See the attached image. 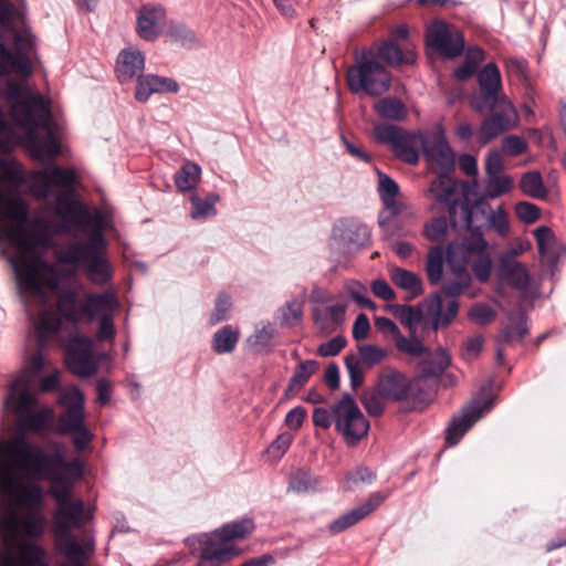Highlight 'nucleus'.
I'll use <instances>...</instances> for the list:
<instances>
[{
  "label": "nucleus",
  "mask_w": 566,
  "mask_h": 566,
  "mask_svg": "<svg viewBox=\"0 0 566 566\" xmlns=\"http://www.w3.org/2000/svg\"><path fill=\"white\" fill-rule=\"evenodd\" d=\"M169 33L171 38L175 41L179 42L181 45L191 44L196 41L193 32L186 25L180 23L171 24Z\"/></svg>",
  "instance_id": "62"
},
{
  "label": "nucleus",
  "mask_w": 566,
  "mask_h": 566,
  "mask_svg": "<svg viewBox=\"0 0 566 566\" xmlns=\"http://www.w3.org/2000/svg\"><path fill=\"white\" fill-rule=\"evenodd\" d=\"M375 138L378 143L388 145L395 156L409 165L419 161V148L426 137L422 134H409L402 128L388 124H380L374 128Z\"/></svg>",
  "instance_id": "14"
},
{
  "label": "nucleus",
  "mask_w": 566,
  "mask_h": 566,
  "mask_svg": "<svg viewBox=\"0 0 566 566\" xmlns=\"http://www.w3.org/2000/svg\"><path fill=\"white\" fill-rule=\"evenodd\" d=\"M44 475L51 481V494L56 501L53 514V532L56 545L66 558L83 555V548L72 535V531L85 521L82 500H72L73 483L83 475L80 461L65 460V447L60 442L49 443L46 450L38 448V479Z\"/></svg>",
  "instance_id": "1"
},
{
  "label": "nucleus",
  "mask_w": 566,
  "mask_h": 566,
  "mask_svg": "<svg viewBox=\"0 0 566 566\" xmlns=\"http://www.w3.org/2000/svg\"><path fill=\"white\" fill-rule=\"evenodd\" d=\"M395 398L400 410L421 411L436 399V391H413L412 394L397 395Z\"/></svg>",
  "instance_id": "36"
},
{
  "label": "nucleus",
  "mask_w": 566,
  "mask_h": 566,
  "mask_svg": "<svg viewBox=\"0 0 566 566\" xmlns=\"http://www.w3.org/2000/svg\"><path fill=\"white\" fill-rule=\"evenodd\" d=\"M45 179L55 187L69 188L75 181V172L69 168H62L57 165H51L43 171L38 170V200L45 197V190L41 187L40 181Z\"/></svg>",
  "instance_id": "29"
},
{
  "label": "nucleus",
  "mask_w": 566,
  "mask_h": 566,
  "mask_svg": "<svg viewBox=\"0 0 566 566\" xmlns=\"http://www.w3.org/2000/svg\"><path fill=\"white\" fill-rule=\"evenodd\" d=\"M534 237L537 243L538 253L551 261L557 258L556 238L551 228L541 226L534 230Z\"/></svg>",
  "instance_id": "42"
},
{
  "label": "nucleus",
  "mask_w": 566,
  "mask_h": 566,
  "mask_svg": "<svg viewBox=\"0 0 566 566\" xmlns=\"http://www.w3.org/2000/svg\"><path fill=\"white\" fill-rule=\"evenodd\" d=\"M478 92L472 94L470 106L476 113L490 111L476 133L480 145H488L503 133L513 128L517 118L516 109L503 93L502 76L494 62L485 64L478 73Z\"/></svg>",
  "instance_id": "3"
},
{
  "label": "nucleus",
  "mask_w": 566,
  "mask_h": 566,
  "mask_svg": "<svg viewBox=\"0 0 566 566\" xmlns=\"http://www.w3.org/2000/svg\"><path fill=\"white\" fill-rule=\"evenodd\" d=\"M165 19L166 10L161 6H143L137 13V34L145 41H155L161 32Z\"/></svg>",
  "instance_id": "23"
},
{
  "label": "nucleus",
  "mask_w": 566,
  "mask_h": 566,
  "mask_svg": "<svg viewBox=\"0 0 566 566\" xmlns=\"http://www.w3.org/2000/svg\"><path fill=\"white\" fill-rule=\"evenodd\" d=\"M119 306V302L113 291L103 293H86L78 300L77 290L66 287L59 291L56 297V310L59 314L72 324H78L83 321L92 322L99 319V326L96 333L97 340L113 339L115 336V325L113 313Z\"/></svg>",
  "instance_id": "4"
},
{
  "label": "nucleus",
  "mask_w": 566,
  "mask_h": 566,
  "mask_svg": "<svg viewBox=\"0 0 566 566\" xmlns=\"http://www.w3.org/2000/svg\"><path fill=\"white\" fill-rule=\"evenodd\" d=\"M438 202L448 207L450 221L454 228L470 231L469 237L453 243H475L478 239H482L485 251H489L482 231L483 223L490 213V207L485 201L476 200L472 202L468 195H459L455 189L451 200Z\"/></svg>",
  "instance_id": "13"
},
{
  "label": "nucleus",
  "mask_w": 566,
  "mask_h": 566,
  "mask_svg": "<svg viewBox=\"0 0 566 566\" xmlns=\"http://www.w3.org/2000/svg\"><path fill=\"white\" fill-rule=\"evenodd\" d=\"M239 340V331L226 325L217 331L212 338V348L218 354H228L234 350Z\"/></svg>",
  "instance_id": "41"
},
{
  "label": "nucleus",
  "mask_w": 566,
  "mask_h": 566,
  "mask_svg": "<svg viewBox=\"0 0 566 566\" xmlns=\"http://www.w3.org/2000/svg\"><path fill=\"white\" fill-rule=\"evenodd\" d=\"M517 251L511 250L499 259V275L502 281L521 292H526L531 286V274L527 268L516 261Z\"/></svg>",
  "instance_id": "21"
},
{
  "label": "nucleus",
  "mask_w": 566,
  "mask_h": 566,
  "mask_svg": "<svg viewBox=\"0 0 566 566\" xmlns=\"http://www.w3.org/2000/svg\"><path fill=\"white\" fill-rule=\"evenodd\" d=\"M447 251L440 245L431 247L427 254L426 273L430 285H438L443 276Z\"/></svg>",
  "instance_id": "33"
},
{
  "label": "nucleus",
  "mask_w": 566,
  "mask_h": 566,
  "mask_svg": "<svg viewBox=\"0 0 566 566\" xmlns=\"http://www.w3.org/2000/svg\"><path fill=\"white\" fill-rule=\"evenodd\" d=\"M11 72L29 73V60L22 54L10 52L4 44L0 42V73L6 74Z\"/></svg>",
  "instance_id": "38"
},
{
  "label": "nucleus",
  "mask_w": 566,
  "mask_h": 566,
  "mask_svg": "<svg viewBox=\"0 0 566 566\" xmlns=\"http://www.w3.org/2000/svg\"><path fill=\"white\" fill-rule=\"evenodd\" d=\"M509 319L510 323L502 328L501 339L507 344L522 340L528 332L526 325V314L524 313V311L520 310L516 313V317H514V315L511 314Z\"/></svg>",
  "instance_id": "37"
},
{
  "label": "nucleus",
  "mask_w": 566,
  "mask_h": 566,
  "mask_svg": "<svg viewBox=\"0 0 566 566\" xmlns=\"http://www.w3.org/2000/svg\"><path fill=\"white\" fill-rule=\"evenodd\" d=\"M318 363L316 360L310 359L300 361L290 379L287 389H301L304 387L316 373Z\"/></svg>",
  "instance_id": "45"
},
{
  "label": "nucleus",
  "mask_w": 566,
  "mask_h": 566,
  "mask_svg": "<svg viewBox=\"0 0 566 566\" xmlns=\"http://www.w3.org/2000/svg\"><path fill=\"white\" fill-rule=\"evenodd\" d=\"M350 297L361 307L369 311H375L377 305L367 296V289L361 284H355L350 289Z\"/></svg>",
  "instance_id": "63"
},
{
  "label": "nucleus",
  "mask_w": 566,
  "mask_h": 566,
  "mask_svg": "<svg viewBox=\"0 0 566 566\" xmlns=\"http://www.w3.org/2000/svg\"><path fill=\"white\" fill-rule=\"evenodd\" d=\"M370 242V231L364 223L356 221H340L333 229L329 249L339 262V256L347 259L354 252L368 245Z\"/></svg>",
  "instance_id": "15"
},
{
  "label": "nucleus",
  "mask_w": 566,
  "mask_h": 566,
  "mask_svg": "<svg viewBox=\"0 0 566 566\" xmlns=\"http://www.w3.org/2000/svg\"><path fill=\"white\" fill-rule=\"evenodd\" d=\"M65 361L69 369L75 375H93L97 366L92 339L85 336L73 337L66 346Z\"/></svg>",
  "instance_id": "19"
},
{
  "label": "nucleus",
  "mask_w": 566,
  "mask_h": 566,
  "mask_svg": "<svg viewBox=\"0 0 566 566\" xmlns=\"http://www.w3.org/2000/svg\"><path fill=\"white\" fill-rule=\"evenodd\" d=\"M346 307L342 304L329 306H317L313 308L312 315L315 326L325 335L337 331L345 322Z\"/></svg>",
  "instance_id": "28"
},
{
  "label": "nucleus",
  "mask_w": 566,
  "mask_h": 566,
  "mask_svg": "<svg viewBox=\"0 0 566 566\" xmlns=\"http://www.w3.org/2000/svg\"><path fill=\"white\" fill-rule=\"evenodd\" d=\"M293 441V437L291 433L284 432L277 436V438L270 444L268 448V454L272 459H280L287 451L291 443Z\"/></svg>",
  "instance_id": "58"
},
{
  "label": "nucleus",
  "mask_w": 566,
  "mask_h": 566,
  "mask_svg": "<svg viewBox=\"0 0 566 566\" xmlns=\"http://www.w3.org/2000/svg\"><path fill=\"white\" fill-rule=\"evenodd\" d=\"M450 364V355L446 350L439 349L422 359L418 365V369L421 377L440 378L441 385L453 387L458 385V377L447 371Z\"/></svg>",
  "instance_id": "22"
},
{
  "label": "nucleus",
  "mask_w": 566,
  "mask_h": 566,
  "mask_svg": "<svg viewBox=\"0 0 566 566\" xmlns=\"http://www.w3.org/2000/svg\"><path fill=\"white\" fill-rule=\"evenodd\" d=\"M469 317L476 324L485 325L495 319L496 312L485 303H475L469 311Z\"/></svg>",
  "instance_id": "52"
},
{
  "label": "nucleus",
  "mask_w": 566,
  "mask_h": 566,
  "mask_svg": "<svg viewBox=\"0 0 566 566\" xmlns=\"http://www.w3.org/2000/svg\"><path fill=\"white\" fill-rule=\"evenodd\" d=\"M346 369L350 379L352 389H356L364 381V370L361 361L356 355H347L345 358Z\"/></svg>",
  "instance_id": "54"
},
{
  "label": "nucleus",
  "mask_w": 566,
  "mask_h": 566,
  "mask_svg": "<svg viewBox=\"0 0 566 566\" xmlns=\"http://www.w3.org/2000/svg\"><path fill=\"white\" fill-rule=\"evenodd\" d=\"M200 175L201 168L199 165L187 161L174 176L176 187L181 192L190 191L196 188Z\"/></svg>",
  "instance_id": "40"
},
{
  "label": "nucleus",
  "mask_w": 566,
  "mask_h": 566,
  "mask_svg": "<svg viewBox=\"0 0 566 566\" xmlns=\"http://www.w3.org/2000/svg\"><path fill=\"white\" fill-rule=\"evenodd\" d=\"M145 67L144 54L133 48L119 52L116 61V76L120 83H127L139 76Z\"/></svg>",
  "instance_id": "27"
},
{
  "label": "nucleus",
  "mask_w": 566,
  "mask_h": 566,
  "mask_svg": "<svg viewBox=\"0 0 566 566\" xmlns=\"http://www.w3.org/2000/svg\"><path fill=\"white\" fill-rule=\"evenodd\" d=\"M61 413L55 417L52 409L38 406V436L42 430L72 436L75 449L84 451L93 441L94 433L86 423L82 391H62L59 397Z\"/></svg>",
  "instance_id": "5"
},
{
  "label": "nucleus",
  "mask_w": 566,
  "mask_h": 566,
  "mask_svg": "<svg viewBox=\"0 0 566 566\" xmlns=\"http://www.w3.org/2000/svg\"><path fill=\"white\" fill-rule=\"evenodd\" d=\"M389 492L377 491L369 495V497L359 506L342 514L328 525L332 534H338L347 528L356 525L358 522L371 514L382 502L388 497Z\"/></svg>",
  "instance_id": "20"
},
{
  "label": "nucleus",
  "mask_w": 566,
  "mask_h": 566,
  "mask_svg": "<svg viewBox=\"0 0 566 566\" xmlns=\"http://www.w3.org/2000/svg\"><path fill=\"white\" fill-rule=\"evenodd\" d=\"M219 196L213 192L207 195L205 198L192 196L190 198L191 218L198 220L214 216L217 213L214 205L219 201Z\"/></svg>",
  "instance_id": "44"
},
{
  "label": "nucleus",
  "mask_w": 566,
  "mask_h": 566,
  "mask_svg": "<svg viewBox=\"0 0 566 566\" xmlns=\"http://www.w3.org/2000/svg\"><path fill=\"white\" fill-rule=\"evenodd\" d=\"M515 213L521 221L531 224L538 220L541 210L534 203L521 201L515 206Z\"/></svg>",
  "instance_id": "57"
},
{
  "label": "nucleus",
  "mask_w": 566,
  "mask_h": 566,
  "mask_svg": "<svg viewBox=\"0 0 566 566\" xmlns=\"http://www.w3.org/2000/svg\"><path fill=\"white\" fill-rule=\"evenodd\" d=\"M374 53V59L382 61L388 66L397 67L402 64H413L417 55L412 50L402 51L394 40H385L374 43L370 48L363 49Z\"/></svg>",
  "instance_id": "24"
},
{
  "label": "nucleus",
  "mask_w": 566,
  "mask_h": 566,
  "mask_svg": "<svg viewBox=\"0 0 566 566\" xmlns=\"http://www.w3.org/2000/svg\"><path fill=\"white\" fill-rule=\"evenodd\" d=\"M422 151L429 167L438 174V178L430 184L429 192L436 201L451 200L457 184L449 174L455 167V154L443 132L439 130L430 139L426 138L422 143Z\"/></svg>",
  "instance_id": "11"
},
{
  "label": "nucleus",
  "mask_w": 566,
  "mask_h": 566,
  "mask_svg": "<svg viewBox=\"0 0 566 566\" xmlns=\"http://www.w3.org/2000/svg\"><path fill=\"white\" fill-rule=\"evenodd\" d=\"M378 192L384 206L392 214H398L400 211V205L396 200L399 195L398 184L389 176L379 172Z\"/></svg>",
  "instance_id": "35"
},
{
  "label": "nucleus",
  "mask_w": 566,
  "mask_h": 566,
  "mask_svg": "<svg viewBox=\"0 0 566 566\" xmlns=\"http://www.w3.org/2000/svg\"><path fill=\"white\" fill-rule=\"evenodd\" d=\"M255 528L251 518H242L224 524L211 534L198 538L199 562L196 566H221L240 555L232 543L248 537Z\"/></svg>",
  "instance_id": "9"
},
{
  "label": "nucleus",
  "mask_w": 566,
  "mask_h": 566,
  "mask_svg": "<svg viewBox=\"0 0 566 566\" xmlns=\"http://www.w3.org/2000/svg\"><path fill=\"white\" fill-rule=\"evenodd\" d=\"M358 350L359 359L368 366L377 365L387 357V352L377 345H361Z\"/></svg>",
  "instance_id": "53"
},
{
  "label": "nucleus",
  "mask_w": 566,
  "mask_h": 566,
  "mask_svg": "<svg viewBox=\"0 0 566 566\" xmlns=\"http://www.w3.org/2000/svg\"><path fill=\"white\" fill-rule=\"evenodd\" d=\"M106 244L101 230H96L87 242H73L59 252V260L65 264L82 263L90 281L95 285H104L112 279L109 262L103 258Z\"/></svg>",
  "instance_id": "12"
},
{
  "label": "nucleus",
  "mask_w": 566,
  "mask_h": 566,
  "mask_svg": "<svg viewBox=\"0 0 566 566\" xmlns=\"http://www.w3.org/2000/svg\"><path fill=\"white\" fill-rule=\"evenodd\" d=\"M62 327V319L52 314H39L38 313V347L43 343V338L46 332L56 333Z\"/></svg>",
  "instance_id": "49"
},
{
  "label": "nucleus",
  "mask_w": 566,
  "mask_h": 566,
  "mask_svg": "<svg viewBox=\"0 0 566 566\" xmlns=\"http://www.w3.org/2000/svg\"><path fill=\"white\" fill-rule=\"evenodd\" d=\"M424 304L432 328L436 331L450 325L458 314L459 303L454 298L448 302L447 311L443 313V302L439 293L429 295Z\"/></svg>",
  "instance_id": "26"
},
{
  "label": "nucleus",
  "mask_w": 566,
  "mask_h": 566,
  "mask_svg": "<svg viewBox=\"0 0 566 566\" xmlns=\"http://www.w3.org/2000/svg\"><path fill=\"white\" fill-rule=\"evenodd\" d=\"M0 566H35V496H1Z\"/></svg>",
  "instance_id": "2"
},
{
  "label": "nucleus",
  "mask_w": 566,
  "mask_h": 566,
  "mask_svg": "<svg viewBox=\"0 0 566 566\" xmlns=\"http://www.w3.org/2000/svg\"><path fill=\"white\" fill-rule=\"evenodd\" d=\"M57 214L82 229L91 223V214L85 206L67 197L57 199Z\"/></svg>",
  "instance_id": "30"
},
{
  "label": "nucleus",
  "mask_w": 566,
  "mask_h": 566,
  "mask_svg": "<svg viewBox=\"0 0 566 566\" xmlns=\"http://www.w3.org/2000/svg\"><path fill=\"white\" fill-rule=\"evenodd\" d=\"M486 221L500 235L504 237L509 233L510 226L506 213L502 207H499L495 211L490 210Z\"/></svg>",
  "instance_id": "56"
},
{
  "label": "nucleus",
  "mask_w": 566,
  "mask_h": 566,
  "mask_svg": "<svg viewBox=\"0 0 566 566\" xmlns=\"http://www.w3.org/2000/svg\"><path fill=\"white\" fill-rule=\"evenodd\" d=\"M513 178L507 175L489 176L485 192L490 198H497L511 190Z\"/></svg>",
  "instance_id": "48"
},
{
  "label": "nucleus",
  "mask_w": 566,
  "mask_h": 566,
  "mask_svg": "<svg viewBox=\"0 0 566 566\" xmlns=\"http://www.w3.org/2000/svg\"><path fill=\"white\" fill-rule=\"evenodd\" d=\"M526 140L517 135H507L502 139V151L510 157H516L527 151Z\"/></svg>",
  "instance_id": "51"
},
{
  "label": "nucleus",
  "mask_w": 566,
  "mask_h": 566,
  "mask_svg": "<svg viewBox=\"0 0 566 566\" xmlns=\"http://www.w3.org/2000/svg\"><path fill=\"white\" fill-rule=\"evenodd\" d=\"M346 84L350 93L378 97L391 87V73L374 53L363 51L355 53L354 63L346 71Z\"/></svg>",
  "instance_id": "10"
},
{
  "label": "nucleus",
  "mask_w": 566,
  "mask_h": 566,
  "mask_svg": "<svg viewBox=\"0 0 566 566\" xmlns=\"http://www.w3.org/2000/svg\"><path fill=\"white\" fill-rule=\"evenodd\" d=\"M312 418L314 426L324 430L334 424L335 431L348 447L357 446L368 434L370 428L357 402L347 394L333 401L329 408H315Z\"/></svg>",
  "instance_id": "8"
},
{
  "label": "nucleus",
  "mask_w": 566,
  "mask_h": 566,
  "mask_svg": "<svg viewBox=\"0 0 566 566\" xmlns=\"http://www.w3.org/2000/svg\"><path fill=\"white\" fill-rule=\"evenodd\" d=\"M389 308L399 318L400 323L408 328L409 334H417L418 326L423 318V311L419 305L395 304L390 305Z\"/></svg>",
  "instance_id": "34"
},
{
  "label": "nucleus",
  "mask_w": 566,
  "mask_h": 566,
  "mask_svg": "<svg viewBox=\"0 0 566 566\" xmlns=\"http://www.w3.org/2000/svg\"><path fill=\"white\" fill-rule=\"evenodd\" d=\"M494 403V396L491 391L483 394L464 406L460 413L453 416L446 431V443L455 446L473 424L489 412Z\"/></svg>",
  "instance_id": "16"
},
{
  "label": "nucleus",
  "mask_w": 566,
  "mask_h": 566,
  "mask_svg": "<svg viewBox=\"0 0 566 566\" xmlns=\"http://www.w3.org/2000/svg\"><path fill=\"white\" fill-rule=\"evenodd\" d=\"M347 340L344 336H335L332 339L318 346L317 353L322 357L336 356L346 346Z\"/></svg>",
  "instance_id": "59"
},
{
  "label": "nucleus",
  "mask_w": 566,
  "mask_h": 566,
  "mask_svg": "<svg viewBox=\"0 0 566 566\" xmlns=\"http://www.w3.org/2000/svg\"><path fill=\"white\" fill-rule=\"evenodd\" d=\"M231 308V298L226 293H220L216 298L214 310L210 315V324L216 325L227 318Z\"/></svg>",
  "instance_id": "55"
},
{
  "label": "nucleus",
  "mask_w": 566,
  "mask_h": 566,
  "mask_svg": "<svg viewBox=\"0 0 566 566\" xmlns=\"http://www.w3.org/2000/svg\"><path fill=\"white\" fill-rule=\"evenodd\" d=\"M447 261L451 266L454 279L447 280L442 285V293L449 297L460 295L470 283L468 266L474 277L485 283L492 271V258L484 249L482 239L474 243H449L447 247Z\"/></svg>",
  "instance_id": "7"
},
{
  "label": "nucleus",
  "mask_w": 566,
  "mask_h": 566,
  "mask_svg": "<svg viewBox=\"0 0 566 566\" xmlns=\"http://www.w3.org/2000/svg\"><path fill=\"white\" fill-rule=\"evenodd\" d=\"M179 84L171 77L146 74L137 76L135 99L145 103L153 94L177 93Z\"/></svg>",
  "instance_id": "25"
},
{
  "label": "nucleus",
  "mask_w": 566,
  "mask_h": 566,
  "mask_svg": "<svg viewBox=\"0 0 566 566\" xmlns=\"http://www.w3.org/2000/svg\"><path fill=\"white\" fill-rule=\"evenodd\" d=\"M40 75L46 92L38 90V163H50L67 151L66 127L62 109L49 90L46 73L38 60V77Z\"/></svg>",
  "instance_id": "6"
},
{
  "label": "nucleus",
  "mask_w": 566,
  "mask_h": 566,
  "mask_svg": "<svg viewBox=\"0 0 566 566\" xmlns=\"http://www.w3.org/2000/svg\"><path fill=\"white\" fill-rule=\"evenodd\" d=\"M505 70L509 76L524 80L527 74V61L523 57H507L505 60Z\"/></svg>",
  "instance_id": "60"
},
{
  "label": "nucleus",
  "mask_w": 566,
  "mask_h": 566,
  "mask_svg": "<svg viewBox=\"0 0 566 566\" xmlns=\"http://www.w3.org/2000/svg\"><path fill=\"white\" fill-rule=\"evenodd\" d=\"M375 475L368 468H357L353 472H348L342 483L345 491L356 489L360 483H371Z\"/></svg>",
  "instance_id": "50"
},
{
  "label": "nucleus",
  "mask_w": 566,
  "mask_h": 566,
  "mask_svg": "<svg viewBox=\"0 0 566 566\" xmlns=\"http://www.w3.org/2000/svg\"><path fill=\"white\" fill-rule=\"evenodd\" d=\"M390 280L399 289L407 292V300H413L423 294L422 280L413 272L396 266L390 270Z\"/></svg>",
  "instance_id": "31"
},
{
  "label": "nucleus",
  "mask_w": 566,
  "mask_h": 566,
  "mask_svg": "<svg viewBox=\"0 0 566 566\" xmlns=\"http://www.w3.org/2000/svg\"><path fill=\"white\" fill-rule=\"evenodd\" d=\"M396 348L408 356L421 357L428 352L423 343L415 335L410 334L409 337L400 334L395 340Z\"/></svg>",
  "instance_id": "46"
},
{
  "label": "nucleus",
  "mask_w": 566,
  "mask_h": 566,
  "mask_svg": "<svg viewBox=\"0 0 566 566\" xmlns=\"http://www.w3.org/2000/svg\"><path fill=\"white\" fill-rule=\"evenodd\" d=\"M424 238L432 243H442L448 235V221L446 217H437L424 224Z\"/></svg>",
  "instance_id": "47"
},
{
  "label": "nucleus",
  "mask_w": 566,
  "mask_h": 566,
  "mask_svg": "<svg viewBox=\"0 0 566 566\" xmlns=\"http://www.w3.org/2000/svg\"><path fill=\"white\" fill-rule=\"evenodd\" d=\"M374 109L377 115L385 119L402 120L407 116L405 104L396 97H382L375 103Z\"/></svg>",
  "instance_id": "39"
},
{
  "label": "nucleus",
  "mask_w": 566,
  "mask_h": 566,
  "mask_svg": "<svg viewBox=\"0 0 566 566\" xmlns=\"http://www.w3.org/2000/svg\"><path fill=\"white\" fill-rule=\"evenodd\" d=\"M19 91L18 86L10 88V98L19 96L12 103L10 112L13 120L27 128L28 154L30 158L35 159V94L20 95Z\"/></svg>",
  "instance_id": "18"
},
{
  "label": "nucleus",
  "mask_w": 566,
  "mask_h": 566,
  "mask_svg": "<svg viewBox=\"0 0 566 566\" xmlns=\"http://www.w3.org/2000/svg\"><path fill=\"white\" fill-rule=\"evenodd\" d=\"M520 188L525 196L534 199H544L547 196L542 175L538 171L525 172L520 180Z\"/></svg>",
  "instance_id": "43"
},
{
  "label": "nucleus",
  "mask_w": 566,
  "mask_h": 566,
  "mask_svg": "<svg viewBox=\"0 0 566 566\" xmlns=\"http://www.w3.org/2000/svg\"><path fill=\"white\" fill-rule=\"evenodd\" d=\"M464 38L452 24L437 20L426 30V45L444 59H455L464 50Z\"/></svg>",
  "instance_id": "17"
},
{
  "label": "nucleus",
  "mask_w": 566,
  "mask_h": 566,
  "mask_svg": "<svg viewBox=\"0 0 566 566\" xmlns=\"http://www.w3.org/2000/svg\"><path fill=\"white\" fill-rule=\"evenodd\" d=\"M375 327L382 333L385 336H390L395 342L401 334L397 324L388 317L377 316L375 317Z\"/></svg>",
  "instance_id": "64"
},
{
  "label": "nucleus",
  "mask_w": 566,
  "mask_h": 566,
  "mask_svg": "<svg viewBox=\"0 0 566 566\" xmlns=\"http://www.w3.org/2000/svg\"><path fill=\"white\" fill-rule=\"evenodd\" d=\"M281 323L284 325H292L294 322H298L302 318V304L292 301L287 302L284 307L280 310Z\"/></svg>",
  "instance_id": "61"
},
{
  "label": "nucleus",
  "mask_w": 566,
  "mask_h": 566,
  "mask_svg": "<svg viewBox=\"0 0 566 566\" xmlns=\"http://www.w3.org/2000/svg\"><path fill=\"white\" fill-rule=\"evenodd\" d=\"M413 391H364L361 402L370 416H379L387 402H397V395L412 394Z\"/></svg>",
  "instance_id": "32"
}]
</instances>
